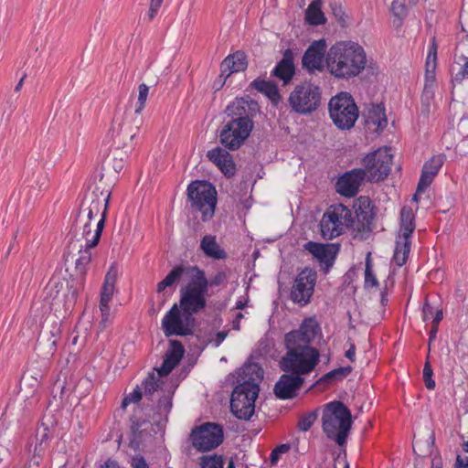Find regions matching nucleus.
<instances>
[{"label": "nucleus", "mask_w": 468, "mask_h": 468, "mask_svg": "<svg viewBox=\"0 0 468 468\" xmlns=\"http://www.w3.org/2000/svg\"><path fill=\"white\" fill-rule=\"evenodd\" d=\"M101 468H119V465L116 461L109 459L101 466Z\"/></svg>", "instance_id": "59"}, {"label": "nucleus", "mask_w": 468, "mask_h": 468, "mask_svg": "<svg viewBox=\"0 0 468 468\" xmlns=\"http://www.w3.org/2000/svg\"><path fill=\"white\" fill-rule=\"evenodd\" d=\"M295 74L292 54L291 50H286L282 58L276 64L271 71V75L281 80L283 85H287Z\"/></svg>", "instance_id": "28"}, {"label": "nucleus", "mask_w": 468, "mask_h": 468, "mask_svg": "<svg viewBox=\"0 0 468 468\" xmlns=\"http://www.w3.org/2000/svg\"><path fill=\"white\" fill-rule=\"evenodd\" d=\"M322 0H314L305 10V20L309 25L320 26L326 22V17L322 10Z\"/></svg>", "instance_id": "32"}, {"label": "nucleus", "mask_w": 468, "mask_h": 468, "mask_svg": "<svg viewBox=\"0 0 468 468\" xmlns=\"http://www.w3.org/2000/svg\"><path fill=\"white\" fill-rule=\"evenodd\" d=\"M263 374L256 363L242 367V381L235 387L230 399V410L238 419L247 420L253 415Z\"/></svg>", "instance_id": "4"}, {"label": "nucleus", "mask_w": 468, "mask_h": 468, "mask_svg": "<svg viewBox=\"0 0 468 468\" xmlns=\"http://www.w3.org/2000/svg\"><path fill=\"white\" fill-rule=\"evenodd\" d=\"M172 409L171 394L160 399L156 410L151 420H141L134 416L132 419V439L131 445L138 450L147 441L151 440L156 433V428L165 424L168 420V414Z\"/></svg>", "instance_id": "9"}, {"label": "nucleus", "mask_w": 468, "mask_h": 468, "mask_svg": "<svg viewBox=\"0 0 468 468\" xmlns=\"http://www.w3.org/2000/svg\"><path fill=\"white\" fill-rule=\"evenodd\" d=\"M355 229L357 231H369L374 218L371 201L367 197H360L355 203Z\"/></svg>", "instance_id": "24"}, {"label": "nucleus", "mask_w": 468, "mask_h": 468, "mask_svg": "<svg viewBox=\"0 0 468 468\" xmlns=\"http://www.w3.org/2000/svg\"><path fill=\"white\" fill-rule=\"evenodd\" d=\"M303 378L293 374H283L274 386V394L281 399L294 398L303 384Z\"/></svg>", "instance_id": "23"}, {"label": "nucleus", "mask_w": 468, "mask_h": 468, "mask_svg": "<svg viewBox=\"0 0 468 468\" xmlns=\"http://www.w3.org/2000/svg\"><path fill=\"white\" fill-rule=\"evenodd\" d=\"M366 117L368 123L377 125L379 130H383L388 124L385 107L381 104H372L368 107Z\"/></svg>", "instance_id": "33"}, {"label": "nucleus", "mask_w": 468, "mask_h": 468, "mask_svg": "<svg viewBox=\"0 0 468 468\" xmlns=\"http://www.w3.org/2000/svg\"><path fill=\"white\" fill-rule=\"evenodd\" d=\"M132 466L133 468H149L145 459L141 455L133 458Z\"/></svg>", "instance_id": "54"}, {"label": "nucleus", "mask_w": 468, "mask_h": 468, "mask_svg": "<svg viewBox=\"0 0 468 468\" xmlns=\"http://www.w3.org/2000/svg\"><path fill=\"white\" fill-rule=\"evenodd\" d=\"M227 335H228L227 332H218L216 335V338H215L216 346H218L225 340Z\"/></svg>", "instance_id": "58"}, {"label": "nucleus", "mask_w": 468, "mask_h": 468, "mask_svg": "<svg viewBox=\"0 0 468 468\" xmlns=\"http://www.w3.org/2000/svg\"><path fill=\"white\" fill-rule=\"evenodd\" d=\"M322 421L328 439L339 446L346 444L353 421L350 410L343 402L328 403L323 411Z\"/></svg>", "instance_id": "6"}, {"label": "nucleus", "mask_w": 468, "mask_h": 468, "mask_svg": "<svg viewBox=\"0 0 468 468\" xmlns=\"http://www.w3.org/2000/svg\"><path fill=\"white\" fill-rule=\"evenodd\" d=\"M85 241L84 249L79 250V256L75 261L74 273L71 274V279L68 282L69 290V301L72 303H75L78 293L84 288L86 275L92 259L90 250L93 247L89 246L88 239H85Z\"/></svg>", "instance_id": "18"}, {"label": "nucleus", "mask_w": 468, "mask_h": 468, "mask_svg": "<svg viewBox=\"0 0 468 468\" xmlns=\"http://www.w3.org/2000/svg\"><path fill=\"white\" fill-rule=\"evenodd\" d=\"M142 395L143 393L140 387L136 386V388L122 399V407L125 409L129 404L138 402L142 399Z\"/></svg>", "instance_id": "42"}, {"label": "nucleus", "mask_w": 468, "mask_h": 468, "mask_svg": "<svg viewBox=\"0 0 468 468\" xmlns=\"http://www.w3.org/2000/svg\"><path fill=\"white\" fill-rule=\"evenodd\" d=\"M242 318H243V314H242V313H238V314H236V317H235V319H234V320H233V322H232V328H233L234 330L239 331V330L240 329V325H239V324H240V320H241Z\"/></svg>", "instance_id": "57"}, {"label": "nucleus", "mask_w": 468, "mask_h": 468, "mask_svg": "<svg viewBox=\"0 0 468 468\" xmlns=\"http://www.w3.org/2000/svg\"><path fill=\"white\" fill-rule=\"evenodd\" d=\"M393 161L391 149L379 148L363 158L366 176L369 181H382L388 177Z\"/></svg>", "instance_id": "17"}, {"label": "nucleus", "mask_w": 468, "mask_h": 468, "mask_svg": "<svg viewBox=\"0 0 468 468\" xmlns=\"http://www.w3.org/2000/svg\"><path fill=\"white\" fill-rule=\"evenodd\" d=\"M227 114L230 118L223 125L219 141L230 150H238L250 136L254 123L248 112V103L243 99H237L227 107Z\"/></svg>", "instance_id": "5"}, {"label": "nucleus", "mask_w": 468, "mask_h": 468, "mask_svg": "<svg viewBox=\"0 0 468 468\" xmlns=\"http://www.w3.org/2000/svg\"><path fill=\"white\" fill-rule=\"evenodd\" d=\"M199 464L202 468H223L224 461L221 455H203L200 457Z\"/></svg>", "instance_id": "36"}, {"label": "nucleus", "mask_w": 468, "mask_h": 468, "mask_svg": "<svg viewBox=\"0 0 468 468\" xmlns=\"http://www.w3.org/2000/svg\"><path fill=\"white\" fill-rule=\"evenodd\" d=\"M304 248L319 261L324 271H328L333 266L338 251V247L335 244H322L314 241L307 242Z\"/></svg>", "instance_id": "22"}, {"label": "nucleus", "mask_w": 468, "mask_h": 468, "mask_svg": "<svg viewBox=\"0 0 468 468\" xmlns=\"http://www.w3.org/2000/svg\"><path fill=\"white\" fill-rule=\"evenodd\" d=\"M247 57L243 52L237 51L229 55L220 65V78L226 80L232 73L240 72L247 69Z\"/></svg>", "instance_id": "27"}, {"label": "nucleus", "mask_w": 468, "mask_h": 468, "mask_svg": "<svg viewBox=\"0 0 468 468\" xmlns=\"http://www.w3.org/2000/svg\"><path fill=\"white\" fill-rule=\"evenodd\" d=\"M245 305H246V302H243V301H238L236 303V308L239 309V310L243 309L245 307Z\"/></svg>", "instance_id": "62"}, {"label": "nucleus", "mask_w": 468, "mask_h": 468, "mask_svg": "<svg viewBox=\"0 0 468 468\" xmlns=\"http://www.w3.org/2000/svg\"><path fill=\"white\" fill-rule=\"evenodd\" d=\"M422 191H419V186H417V190H416V193L414 194L413 196V200L415 202H418L419 200V195L421 193Z\"/></svg>", "instance_id": "63"}, {"label": "nucleus", "mask_w": 468, "mask_h": 468, "mask_svg": "<svg viewBox=\"0 0 468 468\" xmlns=\"http://www.w3.org/2000/svg\"><path fill=\"white\" fill-rule=\"evenodd\" d=\"M185 272V268L182 265L176 266L173 268L168 274L157 283L156 291L158 292H164L167 287H171L175 282H176Z\"/></svg>", "instance_id": "34"}, {"label": "nucleus", "mask_w": 468, "mask_h": 468, "mask_svg": "<svg viewBox=\"0 0 468 468\" xmlns=\"http://www.w3.org/2000/svg\"><path fill=\"white\" fill-rule=\"evenodd\" d=\"M184 353V346L179 341H170V348L165 353L162 365L155 368L157 376L154 373H150L143 382L145 397L151 400L157 399V404L164 396L171 394V398L173 397V392H165L161 388V378L167 376L179 364Z\"/></svg>", "instance_id": "7"}, {"label": "nucleus", "mask_w": 468, "mask_h": 468, "mask_svg": "<svg viewBox=\"0 0 468 468\" xmlns=\"http://www.w3.org/2000/svg\"><path fill=\"white\" fill-rule=\"evenodd\" d=\"M100 311L101 313V319L99 323V329L101 332L104 331L109 324L112 321V314L110 306L107 304H100Z\"/></svg>", "instance_id": "41"}, {"label": "nucleus", "mask_w": 468, "mask_h": 468, "mask_svg": "<svg viewBox=\"0 0 468 468\" xmlns=\"http://www.w3.org/2000/svg\"><path fill=\"white\" fill-rule=\"evenodd\" d=\"M378 280L373 272L370 253L367 254L366 259V269H365V286L366 287H376L378 286Z\"/></svg>", "instance_id": "39"}, {"label": "nucleus", "mask_w": 468, "mask_h": 468, "mask_svg": "<svg viewBox=\"0 0 468 468\" xmlns=\"http://www.w3.org/2000/svg\"><path fill=\"white\" fill-rule=\"evenodd\" d=\"M436 66L435 63H425V84H429L431 87H433L435 81Z\"/></svg>", "instance_id": "45"}, {"label": "nucleus", "mask_w": 468, "mask_h": 468, "mask_svg": "<svg viewBox=\"0 0 468 468\" xmlns=\"http://www.w3.org/2000/svg\"><path fill=\"white\" fill-rule=\"evenodd\" d=\"M118 277V268L115 263H112L104 278L101 287L100 304H107L112 301L115 292V284Z\"/></svg>", "instance_id": "29"}, {"label": "nucleus", "mask_w": 468, "mask_h": 468, "mask_svg": "<svg viewBox=\"0 0 468 468\" xmlns=\"http://www.w3.org/2000/svg\"><path fill=\"white\" fill-rule=\"evenodd\" d=\"M316 281V271L311 268H304L294 279L290 292L291 300L300 306L306 305L314 294Z\"/></svg>", "instance_id": "19"}, {"label": "nucleus", "mask_w": 468, "mask_h": 468, "mask_svg": "<svg viewBox=\"0 0 468 468\" xmlns=\"http://www.w3.org/2000/svg\"><path fill=\"white\" fill-rule=\"evenodd\" d=\"M346 357H347L350 361H355L356 357V346L354 344H351L349 348L345 353Z\"/></svg>", "instance_id": "56"}, {"label": "nucleus", "mask_w": 468, "mask_h": 468, "mask_svg": "<svg viewBox=\"0 0 468 468\" xmlns=\"http://www.w3.org/2000/svg\"><path fill=\"white\" fill-rule=\"evenodd\" d=\"M431 468H442V462L441 458H434Z\"/></svg>", "instance_id": "60"}, {"label": "nucleus", "mask_w": 468, "mask_h": 468, "mask_svg": "<svg viewBox=\"0 0 468 468\" xmlns=\"http://www.w3.org/2000/svg\"><path fill=\"white\" fill-rule=\"evenodd\" d=\"M437 52H438V45L436 41V37H432L430 42L428 55L426 58V63H435L437 64Z\"/></svg>", "instance_id": "46"}, {"label": "nucleus", "mask_w": 468, "mask_h": 468, "mask_svg": "<svg viewBox=\"0 0 468 468\" xmlns=\"http://www.w3.org/2000/svg\"><path fill=\"white\" fill-rule=\"evenodd\" d=\"M320 228L321 235L325 239L339 237L347 229H355L352 210L340 203L331 205L322 217Z\"/></svg>", "instance_id": "10"}, {"label": "nucleus", "mask_w": 468, "mask_h": 468, "mask_svg": "<svg viewBox=\"0 0 468 468\" xmlns=\"http://www.w3.org/2000/svg\"><path fill=\"white\" fill-rule=\"evenodd\" d=\"M334 468H349V464H348V462L346 460V454L345 452H340L335 458Z\"/></svg>", "instance_id": "53"}, {"label": "nucleus", "mask_w": 468, "mask_h": 468, "mask_svg": "<svg viewBox=\"0 0 468 468\" xmlns=\"http://www.w3.org/2000/svg\"><path fill=\"white\" fill-rule=\"evenodd\" d=\"M162 330L165 336H186L192 334L195 317L188 311H184L179 304L174 303L162 319Z\"/></svg>", "instance_id": "16"}, {"label": "nucleus", "mask_w": 468, "mask_h": 468, "mask_svg": "<svg viewBox=\"0 0 468 468\" xmlns=\"http://www.w3.org/2000/svg\"><path fill=\"white\" fill-rule=\"evenodd\" d=\"M444 155H433L422 167L419 180V191H424L432 183L444 163Z\"/></svg>", "instance_id": "26"}, {"label": "nucleus", "mask_w": 468, "mask_h": 468, "mask_svg": "<svg viewBox=\"0 0 468 468\" xmlns=\"http://www.w3.org/2000/svg\"><path fill=\"white\" fill-rule=\"evenodd\" d=\"M329 115L340 130L351 129L358 116V108L348 92H340L332 97L328 103Z\"/></svg>", "instance_id": "12"}, {"label": "nucleus", "mask_w": 468, "mask_h": 468, "mask_svg": "<svg viewBox=\"0 0 468 468\" xmlns=\"http://www.w3.org/2000/svg\"><path fill=\"white\" fill-rule=\"evenodd\" d=\"M320 332L314 317L305 318L297 330L284 335L285 355L282 357L281 368L287 373L303 377L313 372L320 360V353L311 344Z\"/></svg>", "instance_id": "1"}, {"label": "nucleus", "mask_w": 468, "mask_h": 468, "mask_svg": "<svg viewBox=\"0 0 468 468\" xmlns=\"http://www.w3.org/2000/svg\"><path fill=\"white\" fill-rule=\"evenodd\" d=\"M326 47L324 38L313 41L303 56V68L309 73L323 71L325 69Z\"/></svg>", "instance_id": "20"}, {"label": "nucleus", "mask_w": 468, "mask_h": 468, "mask_svg": "<svg viewBox=\"0 0 468 468\" xmlns=\"http://www.w3.org/2000/svg\"><path fill=\"white\" fill-rule=\"evenodd\" d=\"M416 228L415 215L411 207H403L400 211L399 230L396 237L393 261L398 267L406 264L410 252L411 236Z\"/></svg>", "instance_id": "13"}, {"label": "nucleus", "mask_w": 468, "mask_h": 468, "mask_svg": "<svg viewBox=\"0 0 468 468\" xmlns=\"http://www.w3.org/2000/svg\"><path fill=\"white\" fill-rule=\"evenodd\" d=\"M434 91L433 87H431L429 84H425L423 92L421 95V101L426 106L429 107L431 101L433 100Z\"/></svg>", "instance_id": "49"}, {"label": "nucleus", "mask_w": 468, "mask_h": 468, "mask_svg": "<svg viewBox=\"0 0 468 468\" xmlns=\"http://www.w3.org/2000/svg\"><path fill=\"white\" fill-rule=\"evenodd\" d=\"M463 60L459 69L452 73V81L454 84H461L464 80H468V57H463Z\"/></svg>", "instance_id": "40"}, {"label": "nucleus", "mask_w": 468, "mask_h": 468, "mask_svg": "<svg viewBox=\"0 0 468 468\" xmlns=\"http://www.w3.org/2000/svg\"><path fill=\"white\" fill-rule=\"evenodd\" d=\"M351 371L352 367L350 366L341 367L327 372L317 382L331 385L335 381H339L346 378Z\"/></svg>", "instance_id": "35"}, {"label": "nucleus", "mask_w": 468, "mask_h": 468, "mask_svg": "<svg viewBox=\"0 0 468 468\" xmlns=\"http://www.w3.org/2000/svg\"><path fill=\"white\" fill-rule=\"evenodd\" d=\"M200 249L207 258L214 260L227 258V252L218 243L214 235H205L200 241Z\"/></svg>", "instance_id": "30"}, {"label": "nucleus", "mask_w": 468, "mask_h": 468, "mask_svg": "<svg viewBox=\"0 0 468 468\" xmlns=\"http://www.w3.org/2000/svg\"><path fill=\"white\" fill-rule=\"evenodd\" d=\"M164 0H151L147 16L149 20H153L158 14V11Z\"/></svg>", "instance_id": "51"}, {"label": "nucleus", "mask_w": 468, "mask_h": 468, "mask_svg": "<svg viewBox=\"0 0 468 468\" xmlns=\"http://www.w3.org/2000/svg\"><path fill=\"white\" fill-rule=\"evenodd\" d=\"M288 101L295 112L311 113L320 105L321 90L319 86L311 82L301 83L290 93Z\"/></svg>", "instance_id": "14"}, {"label": "nucleus", "mask_w": 468, "mask_h": 468, "mask_svg": "<svg viewBox=\"0 0 468 468\" xmlns=\"http://www.w3.org/2000/svg\"><path fill=\"white\" fill-rule=\"evenodd\" d=\"M366 66V51L356 42L337 41L326 52L325 69L336 79L355 78L365 69Z\"/></svg>", "instance_id": "3"}, {"label": "nucleus", "mask_w": 468, "mask_h": 468, "mask_svg": "<svg viewBox=\"0 0 468 468\" xmlns=\"http://www.w3.org/2000/svg\"><path fill=\"white\" fill-rule=\"evenodd\" d=\"M190 280L180 289L179 306L193 315L207 306L208 280L206 273L197 266L189 269Z\"/></svg>", "instance_id": "8"}, {"label": "nucleus", "mask_w": 468, "mask_h": 468, "mask_svg": "<svg viewBox=\"0 0 468 468\" xmlns=\"http://www.w3.org/2000/svg\"><path fill=\"white\" fill-rule=\"evenodd\" d=\"M227 280V274L225 271H218L216 273L210 281H208V288L214 286H219L224 283Z\"/></svg>", "instance_id": "52"}, {"label": "nucleus", "mask_w": 468, "mask_h": 468, "mask_svg": "<svg viewBox=\"0 0 468 468\" xmlns=\"http://www.w3.org/2000/svg\"><path fill=\"white\" fill-rule=\"evenodd\" d=\"M224 440V431L219 424L205 422L192 429L189 441L199 452H210L218 448Z\"/></svg>", "instance_id": "15"}, {"label": "nucleus", "mask_w": 468, "mask_h": 468, "mask_svg": "<svg viewBox=\"0 0 468 468\" xmlns=\"http://www.w3.org/2000/svg\"><path fill=\"white\" fill-rule=\"evenodd\" d=\"M381 303H382L383 305L388 303L387 294L385 292L381 293Z\"/></svg>", "instance_id": "64"}, {"label": "nucleus", "mask_w": 468, "mask_h": 468, "mask_svg": "<svg viewBox=\"0 0 468 468\" xmlns=\"http://www.w3.org/2000/svg\"><path fill=\"white\" fill-rule=\"evenodd\" d=\"M455 468H468V456L462 457L461 455H457Z\"/></svg>", "instance_id": "55"}, {"label": "nucleus", "mask_w": 468, "mask_h": 468, "mask_svg": "<svg viewBox=\"0 0 468 468\" xmlns=\"http://www.w3.org/2000/svg\"><path fill=\"white\" fill-rule=\"evenodd\" d=\"M366 177V171L363 168H354L338 178L336 191L346 197H355Z\"/></svg>", "instance_id": "21"}, {"label": "nucleus", "mask_w": 468, "mask_h": 468, "mask_svg": "<svg viewBox=\"0 0 468 468\" xmlns=\"http://www.w3.org/2000/svg\"><path fill=\"white\" fill-rule=\"evenodd\" d=\"M252 87L259 92L264 94L274 105L281 101L279 90L272 81L265 80H254L251 83Z\"/></svg>", "instance_id": "31"}, {"label": "nucleus", "mask_w": 468, "mask_h": 468, "mask_svg": "<svg viewBox=\"0 0 468 468\" xmlns=\"http://www.w3.org/2000/svg\"><path fill=\"white\" fill-rule=\"evenodd\" d=\"M438 310L439 309H434L428 302H426L422 307V320L424 322L431 320V324H433V317Z\"/></svg>", "instance_id": "48"}, {"label": "nucleus", "mask_w": 468, "mask_h": 468, "mask_svg": "<svg viewBox=\"0 0 468 468\" xmlns=\"http://www.w3.org/2000/svg\"><path fill=\"white\" fill-rule=\"evenodd\" d=\"M289 449H290V446L288 444H282V445L278 446L277 448H275L271 453V464L277 463V462L280 458V455L282 453L287 452L289 451Z\"/></svg>", "instance_id": "50"}, {"label": "nucleus", "mask_w": 468, "mask_h": 468, "mask_svg": "<svg viewBox=\"0 0 468 468\" xmlns=\"http://www.w3.org/2000/svg\"><path fill=\"white\" fill-rule=\"evenodd\" d=\"M391 11L395 16H405L407 14L405 0H393L391 3Z\"/></svg>", "instance_id": "44"}, {"label": "nucleus", "mask_w": 468, "mask_h": 468, "mask_svg": "<svg viewBox=\"0 0 468 468\" xmlns=\"http://www.w3.org/2000/svg\"><path fill=\"white\" fill-rule=\"evenodd\" d=\"M207 157L215 164L226 176L230 177L234 176L236 165L229 152L218 146L209 150L207 154Z\"/></svg>", "instance_id": "25"}, {"label": "nucleus", "mask_w": 468, "mask_h": 468, "mask_svg": "<svg viewBox=\"0 0 468 468\" xmlns=\"http://www.w3.org/2000/svg\"><path fill=\"white\" fill-rule=\"evenodd\" d=\"M442 317H443L442 310H438L435 313V316L433 317V324H432L431 330L430 332V341H432L433 339L436 338L439 324L442 320Z\"/></svg>", "instance_id": "47"}, {"label": "nucleus", "mask_w": 468, "mask_h": 468, "mask_svg": "<svg viewBox=\"0 0 468 468\" xmlns=\"http://www.w3.org/2000/svg\"><path fill=\"white\" fill-rule=\"evenodd\" d=\"M432 368L430 363L427 361L423 368V380L425 382L426 388L430 390H432L435 388V381L432 379Z\"/></svg>", "instance_id": "43"}, {"label": "nucleus", "mask_w": 468, "mask_h": 468, "mask_svg": "<svg viewBox=\"0 0 468 468\" xmlns=\"http://www.w3.org/2000/svg\"><path fill=\"white\" fill-rule=\"evenodd\" d=\"M25 78H26V74H25V75H23V77L20 79V80L18 81V83L16 85V87H15V91H16V92L20 91V90H21V88H22V86H23V83H24V80H25Z\"/></svg>", "instance_id": "61"}, {"label": "nucleus", "mask_w": 468, "mask_h": 468, "mask_svg": "<svg viewBox=\"0 0 468 468\" xmlns=\"http://www.w3.org/2000/svg\"><path fill=\"white\" fill-rule=\"evenodd\" d=\"M148 93L149 87L144 83L140 84L138 87V99L134 106V112L137 115H140L144 109Z\"/></svg>", "instance_id": "37"}, {"label": "nucleus", "mask_w": 468, "mask_h": 468, "mask_svg": "<svg viewBox=\"0 0 468 468\" xmlns=\"http://www.w3.org/2000/svg\"><path fill=\"white\" fill-rule=\"evenodd\" d=\"M187 196L191 208L201 214L204 222L213 218L217 205V191L212 184L201 180L193 181L187 186Z\"/></svg>", "instance_id": "11"}, {"label": "nucleus", "mask_w": 468, "mask_h": 468, "mask_svg": "<svg viewBox=\"0 0 468 468\" xmlns=\"http://www.w3.org/2000/svg\"><path fill=\"white\" fill-rule=\"evenodd\" d=\"M317 419L316 410L308 412L300 417L298 421V428L302 431H307L314 425V421Z\"/></svg>", "instance_id": "38"}, {"label": "nucleus", "mask_w": 468, "mask_h": 468, "mask_svg": "<svg viewBox=\"0 0 468 468\" xmlns=\"http://www.w3.org/2000/svg\"><path fill=\"white\" fill-rule=\"evenodd\" d=\"M111 192L96 187L85 197L78 213L74 228L88 239L90 247H96L105 226Z\"/></svg>", "instance_id": "2"}]
</instances>
